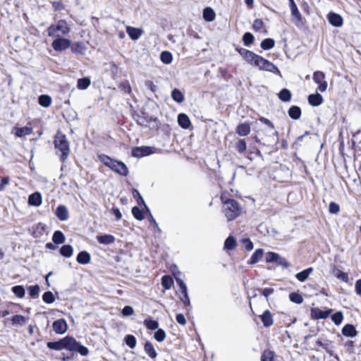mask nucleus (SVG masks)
I'll list each match as a JSON object with an SVG mask.
<instances>
[{
    "instance_id": "nucleus-1",
    "label": "nucleus",
    "mask_w": 361,
    "mask_h": 361,
    "mask_svg": "<svg viewBox=\"0 0 361 361\" xmlns=\"http://www.w3.org/2000/svg\"><path fill=\"white\" fill-rule=\"evenodd\" d=\"M47 345L51 350H61L62 349H66L71 352L78 353L82 356H86L89 353L87 348L71 336H66L58 341L48 342Z\"/></svg>"
},
{
    "instance_id": "nucleus-2",
    "label": "nucleus",
    "mask_w": 361,
    "mask_h": 361,
    "mask_svg": "<svg viewBox=\"0 0 361 361\" xmlns=\"http://www.w3.org/2000/svg\"><path fill=\"white\" fill-rule=\"evenodd\" d=\"M221 199L224 204L223 212L228 221H232L240 214L242 209L237 201L224 195H221Z\"/></svg>"
},
{
    "instance_id": "nucleus-3",
    "label": "nucleus",
    "mask_w": 361,
    "mask_h": 361,
    "mask_svg": "<svg viewBox=\"0 0 361 361\" xmlns=\"http://www.w3.org/2000/svg\"><path fill=\"white\" fill-rule=\"evenodd\" d=\"M98 159L104 166H107L116 173L123 176H128V169L123 162L113 159L110 157L104 154H99Z\"/></svg>"
},
{
    "instance_id": "nucleus-4",
    "label": "nucleus",
    "mask_w": 361,
    "mask_h": 361,
    "mask_svg": "<svg viewBox=\"0 0 361 361\" xmlns=\"http://www.w3.org/2000/svg\"><path fill=\"white\" fill-rule=\"evenodd\" d=\"M54 147L57 151L61 152V160L64 161L70 153L69 142L65 135L58 133L55 135Z\"/></svg>"
},
{
    "instance_id": "nucleus-5",
    "label": "nucleus",
    "mask_w": 361,
    "mask_h": 361,
    "mask_svg": "<svg viewBox=\"0 0 361 361\" xmlns=\"http://www.w3.org/2000/svg\"><path fill=\"white\" fill-rule=\"evenodd\" d=\"M71 32V27L64 20H59L56 24L50 25L47 29L49 37L66 35Z\"/></svg>"
},
{
    "instance_id": "nucleus-6",
    "label": "nucleus",
    "mask_w": 361,
    "mask_h": 361,
    "mask_svg": "<svg viewBox=\"0 0 361 361\" xmlns=\"http://www.w3.org/2000/svg\"><path fill=\"white\" fill-rule=\"evenodd\" d=\"M256 66L261 71H266L281 75L279 69L273 63L262 56H261Z\"/></svg>"
},
{
    "instance_id": "nucleus-7",
    "label": "nucleus",
    "mask_w": 361,
    "mask_h": 361,
    "mask_svg": "<svg viewBox=\"0 0 361 361\" xmlns=\"http://www.w3.org/2000/svg\"><path fill=\"white\" fill-rule=\"evenodd\" d=\"M56 39L52 42L51 46L56 51H63L69 48L71 45L70 39L59 37H55Z\"/></svg>"
},
{
    "instance_id": "nucleus-8",
    "label": "nucleus",
    "mask_w": 361,
    "mask_h": 361,
    "mask_svg": "<svg viewBox=\"0 0 361 361\" xmlns=\"http://www.w3.org/2000/svg\"><path fill=\"white\" fill-rule=\"evenodd\" d=\"M292 22L298 27H301L304 25V21L301 13H300L297 6L290 7Z\"/></svg>"
},
{
    "instance_id": "nucleus-9",
    "label": "nucleus",
    "mask_w": 361,
    "mask_h": 361,
    "mask_svg": "<svg viewBox=\"0 0 361 361\" xmlns=\"http://www.w3.org/2000/svg\"><path fill=\"white\" fill-rule=\"evenodd\" d=\"M52 328L57 334H63L68 330V324L64 319H59L53 322Z\"/></svg>"
},
{
    "instance_id": "nucleus-10",
    "label": "nucleus",
    "mask_w": 361,
    "mask_h": 361,
    "mask_svg": "<svg viewBox=\"0 0 361 361\" xmlns=\"http://www.w3.org/2000/svg\"><path fill=\"white\" fill-rule=\"evenodd\" d=\"M153 152L150 147H136L132 150V156L134 157H142L151 154Z\"/></svg>"
},
{
    "instance_id": "nucleus-11",
    "label": "nucleus",
    "mask_w": 361,
    "mask_h": 361,
    "mask_svg": "<svg viewBox=\"0 0 361 361\" xmlns=\"http://www.w3.org/2000/svg\"><path fill=\"white\" fill-rule=\"evenodd\" d=\"M329 23L334 27H341L343 20L341 16L338 13L330 12L327 16Z\"/></svg>"
},
{
    "instance_id": "nucleus-12",
    "label": "nucleus",
    "mask_w": 361,
    "mask_h": 361,
    "mask_svg": "<svg viewBox=\"0 0 361 361\" xmlns=\"http://www.w3.org/2000/svg\"><path fill=\"white\" fill-rule=\"evenodd\" d=\"M55 215L57 216V218L62 221H66L68 220L69 215H68V211L66 206L64 205H59L55 211Z\"/></svg>"
},
{
    "instance_id": "nucleus-13",
    "label": "nucleus",
    "mask_w": 361,
    "mask_h": 361,
    "mask_svg": "<svg viewBox=\"0 0 361 361\" xmlns=\"http://www.w3.org/2000/svg\"><path fill=\"white\" fill-rule=\"evenodd\" d=\"M259 317L264 327H269L274 323L273 315L269 310H265Z\"/></svg>"
},
{
    "instance_id": "nucleus-14",
    "label": "nucleus",
    "mask_w": 361,
    "mask_h": 361,
    "mask_svg": "<svg viewBox=\"0 0 361 361\" xmlns=\"http://www.w3.org/2000/svg\"><path fill=\"white\" fill-rule=\"evenodd\" d=\"M331 310L323 311L319 308H313L311 310L312 317L314 319H326L329 317Z\"/></svg>"
},
{
    "instance_id": "nucleus-15",
    "label": "nucleus",
    "mask_w": 361,
    "mask_h": 361,
    "mask_svg": "<svg viewBox=\"0 0 361 361\" xmlns=\"http://www.w3.org/2000/svg\"><path fill=\"white\" fill-rule=\"evenodd\" d=\"M42 198L39 192L31 194L28 197V204L32 206L39 207L42 204Z\"/></svg>"
},
{
    "instance_id": "nucleus-16",
    "label": "nucleus",
    "mask_w": 361,
    "mask_h": 361,
    "mask_svg": "<svg viewBox=\"0 0 361 361\" xmlns=\"http://www.w3.org/2000/svg\"><path fill=\"white\" fill-rule=\"evenodd\" d=\"M323 101V97L319 93L311 94L308 96V102L312 106H319Z\"/></svg>"
},
{
    "instance_id": "nucleus-17",
    "label": "nucleus",
    "mask_w": 361,
    "mask_h": 361,
    "mask_svg": "<svg viewBox=\"0 0 361 361\" xmlns=\"http://www.w3.org/2000/svg\"><path fill=\"white\" fill-rule=\"evenodd\" d=\"M342 334L346 337L353 338L357 336V331L353 324H345L342 329Z\"/></svg>"
},
{
    "instance_id": "nucleus-18",
    "label": "nucleus",
    "mask_w": 361,
    "mask_h": 361,
    "mask_svg": "<svg viewBox=\"0 0 361 361\" xmlns=\"http://www.w3.org/2000/svg\"><path fill=\"white\" fill-rule=\"evenodd\" d=\"M96 238L99 243L103 245H110L115 241V237L110 234L97 235Z\"/></svg>"
},
{
    "instance_id": "nucleus-19",
    "label": "nucleus",
    "mask_w": 361,
    "mask_h": 361,
    "mask_svg": "<svg viewBox=\"0 0 361 361\" xmlns=\"http://www.w3.org/2000/svg\"><path fill=\"white\" fill-rule=\"evenodd\" d=\"M178 123L179 126L184 129L189 128L191 125L189 117L185 114H180L178 116Z\"/></svg>"
},
{
    "instance_id": "nucleus-20",
    "label": "nucleus",
    "mask_w": 361,
    "mask_h": 361,
    "mask_svg": "<svg viewBox=\"0 0 361 361\" xmlns=\"http://www.w3.org/2000/svg\"><path fill=\"white\" fill-rule=\"evenodd\" d=\"M76 259L80 264H87L90 262L91 256L87 251H81L78 254Z\"/></svg>"
},
{
    "instance_id": "nucleus-21",
    "label": "nucleus",
    "mask_w": 361,
    "mask_h": 361,
    "mask_svg": "<svg viewBox=\"0 0 361 361\" xmlns=\"http://www.w3.org/2000/svg\"><path fill=\"white\" fill-rule=\"evenodd\" d=\"M288 116L294 120H298L301 116V109L298 106H292L288 111Z\"/></svg>"
},
{
    "instance_id": "nucleus-22",
    "label": "nucleus",
    "mask_w": 361,
    "mask_h": 361,
    "mask_svg": "<svg viewBox=\"0 0 361 361\" xmlns=\"http://www.w3.org/2000/svg\"><path fill=\"white\" fill-rule=\"evenodd\" d=\"M202 15H203V18L207 22L213 21L215 19V16H216L215 12L210 7H206L205 8H204Z\"/></svg>"
},
{
    "instance_id": "nucleus-23",
    "label": "nucleus",
    "mask_w": 361,
    "mask_h": 361,
    "mask_svg": "<svg viewBox=\"0 0 361 361\" xmlns=\"http://www.w3.org/2000/svg\"><path fill=\"white\" fill-rule=\"evenodd\" d=\"M250 132V127L249 124L244 123H240L238 126L236 128V133L240 136H246Z\"/></svg>"
},
{
    "instance_id": "nucleus-24",
    "label": "nucleus",
    "mask_w": 361,
    "mask_h": 361,
    "mask_svg": "<svg viewBox=\"0 0 361 361\" xmlns=\"http://www.w3.org/2000/svg\"><path fill=\"white\" fill-rule=\"evenodd\" d=\"M144 349L145 353L150 357L152 359H154L157 353L154 348V345L150 341H146L145 343Z\"/></svg>"
},
{
    "instance_id": "nucleus-25",
    "label": "nucleus",
    "mask_w": 361,
    "mask_h": 361,
    "mask_svg": "<svg viewBox=\"0 0 361 361\" xmlns=\"http://www.w3.org/2000/svg\"><path fill=\"white\" fill-rule=\"evenodd\" d=\"M312 271H313V268L309 267V268L298 273L295 275V277L299 281L304 282L307 280V279L309 277L310 274L312 273Z\"/></svg>"
},
{
    "instance_id": "nucleus-26",
    "label": "nucleus",
    "mask_w": 361,
    "mask_h": 361,
    "mask_svg": "<svg viewBox=\"0 0 361 361\" xmlns=\"http://www.w3.org/2000/svg\"><path fill=\"white\" fill-rule=\"evenodd\" d=\"M264 250L262 249H257L251 256L248 264H255L257 263L260 259L263 257Z\"/></svg>"
},
{
    "instance_id": "nucleus-27",
    "label": "nucleus",
    "mask_w": 361,
    "mask_h": 361,
    "mask_svg": "<svg viewBox=\"0 0 361 361\" xmlns=\"http://www.w3.org/2000/svg\"><path fill=\"white\" fill-rule=\"evenodd\" d=\"M261 56L257 55L255 53L250 51L245 60L251 65L256 66Z\"/></svg>"
},
{
    "instance_id": "nucleus-28",
    "label": "nucleus",
    "mask_w": 361,
    "mask_h": 361,
    "mask_svg": "<svg viewBox=\"0 0 361 361\" xmlns=\"http://www.w3.org/2000/svg\"><path fill=\"white\" fill-rule=\"evenodd\" d=\"M32 133L31 126H25L16 128V135L18 137H23L25 135H30Z\"/></svg>"
},
{
    "instance_id": "nucleus-29",
    "label": "nucleus",
    "mask_w": 361,
    "mask_h": 361,
    "mask_svg": "<svg viewBox=\"0 0 361 361\" xmlns=\"http://www.w3.org/2000/svg\"><path fill=\"white\" fill-rule=\"evenodd\" d=\"M237 245L235 238L232 235L228 236L224 242V249L227 250H233Z\"/></svg>"
},
{
    "instance_id": "nucleus-30",
    "label": "nucleus",
    "mask_w": 361,
    "mask_h": 361,
    "mask_svg": "<svg viewBox=\"0 0 361 361\" xmlns=\"http://www.w3.org/2000/svg\"><path fill=\"white\" fill-rule=\"evenodd\" d=\"M60 254L65 257H71L73 253V248L70 245H64L59 250Z\"/></svg>"
},
{
    "instance_id": "nucleus-31",
    "label": "nucleus",
    "mask_w": 361,
    "mask_h": 361,
    "mask_svg": "<svg viewBox=\"0 0 361 361\" xmlns=\"http://www.w3.org/2000/svg\"><path fill=\"white\" fill-rule=\"evenodd\" d=\"M291 97L292 94L290 91L286 88L282 89L279 93V99L284 102H290Z\"/></svg>"
},
{
    "instance_id": "nucleus-32",
    "label": "nucleus",
    "mask_w": 361,
    "mask_h": 361,
    "mask_svg": "<svg viewBox=\"0 0 361 361\" xmlns=\"http://www.w3.org/2000/svg\"><path fill=\"white\" fill-rule=\"evenodd\" d=\"M127 32L132 39H137L142 35V30L139 28L128 27Z\"/></svg>"
},
{
    "instance_id": "nucleus-33",
    "label": "nucleus",
    "mask_w": 361,
    "mask_h": 361,
    "mask_svg": "<svg viewBox=\"0 0 361 361\" xmlns=\"http://www.w3.org/2000/svg\"><path fill=\"white\" fill-rule=\"evenodd\" d=\"M65 240V235L61 231H56L52 235V240L55 244H61Z\"/></svg>"
},
{
    "instance_id": "nucleus-34",
    "label": "nucleus",
    "mask_w": 361,
    "mask_h": 361,
    "mask_svg": "<svg viewBox=\"0 0 361 361\" xmlns=\"http://www.w3.org/2000/svg\"><path fill=\"white\" fill-rule=\"evenodd\" d=\"M132 193H133V197L136 199L137 204L139 205L142 204L145 207L147 212H149V209L147 207V206L146 205V204H145L142 197L141 196L140 193L139 192V191L136 189H133L132 191Z\"/></svg>"
},
{
    "instance_id": "nucleus-35",
    "label": "nucleus",
    "mask_w": 361,
    "mask_h": 361,
    "mask_svg": "<svg viewBox=\"0 0 361 361\" xmlns=\"http://www.w3.org/2000/svg\"><path fill=\"white\" fill-rule=\"evenodd\" d=\"M171 97L175 102L178 103H182L184 101L183 94L176 88L172 90Z\"/></svg>"
},
{
    "instance_id": "nucleus-36",
    "label": "nucleus",
    "mask_w": 361,
    "mask_h": 361,
    "mask_svg": "<svg viewBox=\"0 0 361 361\" xmlns=\"http://www.w3.org/2000/svg\"><path fill=\"white\" fill-rule=\"evenodd\" d=\"M39 104L43 107H48L51 105V98L47 94H42L38 98Z\"/></svg>"
},
{
    "instance_id": "nucleus-37",
    "label": "nucleus",
    "mask_w": 361,
    "mask_h": 361,
    "mask_svg": "<svg viewBox=\"0 0 361 361\" xmlns=\"http://www.w3.org/2000/svg\"><path fill=\"white\" fill-rule=\"evenodd\" d=\"M91 81L88 78H82L78 80L77 87L79 90H86L90 85Z\"/></svg>"
},
{
    "instance_id": "nucleus-38",
    "label": "nucleus",
    "mask_w": 361,
    "mask_h": 361,
    "mask_svg": "<svg viewBox=\"0 0 361 361\" xmlns=\"http://www.w3.org/2000/svg\"><path fill=\"white\" fill-rule=\"evenodd\" d=\"M173 283L172 278L168 275H164L161 278V285L164 289L169 290Z\"/></svg>"
},
{
    "instance_id": "nucleus-39",
    "label": "nucleus",
    "mask_w": 361,
    "mask_h": 361,
    "mask_svg": "<svg viewBox=\"0 0 361 361\" xmlns=\"http://www.w3.org/2000/svg\"><path fill=\"white\" fill-rule=\"evenodd\" d=\"M161 61L165 64H170L172 62L173 56L171 52L164 51L161 53Z\"/></svg>"
},
{
    "instance_id": "nucleus-40",
    "label": "nucleus",
    "mask_w": 361,
    "mask_h": 361,
    "mask_svg": "<svg viewBox=\"0 0 361 361\" xmlns=\"http://www.w3.org/2000/svg\"><path fill=\"white\" fill-rule=\"evenodd\" d=\"M275 45V42L271 38H267L261 42V47L264 50H269L273 48Z\"/></svg>"
},
{
    "instance_id": "nucleus-41",
    "label": "nucleus",
    "mask_w": 361,
    "mask_h": 361,
    "mask_svg": "<svg viewBox=\"0 0 361 361\" xmlns=\"http://www.w3.org/2000/svg\"><path fill=\"white\" fill-rule=\"evenodd\" d=\"M334 276L337 279H340V280H341V281H343L344 282L347 283L348 281V279L349 278H348V274L345 273V272L342 271L340 269H334Z\"/></svg>"
},
{
    "instance_id": "nucleus-42",
    "label": "nucleus",
    "mask_w": 361,
    "mask_h": 361,
    "mask_svg": "<svg viewBox=\"0 0 361 361\" xmlns=\"http://www.w3.org/2000/svg\"><path fill=\"white\" fill-rule=\"evenodd\" d=\"M144 324L145 326L150 330H155L158 329L159 323L157 321L151 319H146L144 320Z\"/></svg>"
},
{
    "instance_id": "nucleus-43",
    "label": "nucleus",
    "mask_w": 361,
    "mask_h": 361,
    "mask_svg": "<svg viewBox=\"0 0 361 361\" xmlns=\"http://www.w3.org/2000/svg\"><path fill=\"white\" fill-rule=\"evenodd\" d=\"M13 293L18 298H22L25 296V290L23 286H15L12 288Z\"/></svg>"
},
{
    "instance_id": "nucleus-44",
    "label": "nucleus",
    "mask_w": 361,
    "mask_h": 361,
    "mask_svg": "<svg viewBox=\"0 0 361 361\" xmlns=\"http://www.w3.org/2000/svg\"><path fill=\"white\" fill-rule=\"evenodd\" d=\"M124 340H125L126 345L131 349H133L135 347L136 338L133 335L126 336Z\"/></svg>"
},
{
    "instance_id": "nucleus-45",
    "label": "nucleus",
    "mask_w": 361,
    "mask_h": 361,
    "mask_svg": "<svg viewBox=\"0 0 361 361\" xmlns=\"http://www.w3.org/2000/svg\"><path fill=\"white\" fill-rule=\"evenodd\" d=\"M85 49L84 45L80 42H78L71 47V51L75 54H83Z\"/></svg>"
},
{
    "instance_id": "nucleus-46",
    "label": "nucleus",
    "mask_w": 361,
    "mask_h": 361,
    "mask_svg": "<svg viewBox=\"0 0 361 361\" xmlns=\"http://www.w3.org/2000/svg\"><path fill=\"white\" fill-rule=\"evenodd\" d=\"M132 214H133V216L137 220L141 221L145 219V216H144L142 210H141L137 207H134L132 208Z\"/></svg>"
},
{
    "instance_id": "nucleus-47",
    "label": "nucleus",
    "mask_w": 361,
    "mask_h": 361,
    "mask_svg": "<svg viewBox=\"0 0 361 361\" xmlns=\"http://www.w3.org/2000/svg\"><path fill=\"white\" fill-rule=\"evenodd\" d=\"M289 299L291 302L296 304H301L303 302L302 295L298 293H291L289 294Z\"/></svg>"
},
{
    "instance_id": "nucleus-48",
    "label": "nucleus",
    "mask_w": 361,
    "mask_h": 361,
    "mask_svg": "<svg viewBox=\"0 0 361 361\" xmlns=\"http://www.w3.org/2000/svg\"><path fill=\"white\" fill-rule=\"evenodd\" d=\"M42 300L47 304H51L54 302L55 298L52 292L47 291L42 295Z\"/></svg>"
},
{
    "instance_id": "nucleus-49",
    "label": "nucleus",
    "mask_w": 361,
    "mask_h": 361,
    "mask_svg": "<svg viewBox=\"0 0 361 361\" xmlns=\"http://www.w3.org/2000/svg\"><path fill=\"white\" fill-rule=\"evenodd\" d=\"M243 41L245 46H250L254 41L253 35L250 32H245L243 36Z\"/></svg>"
},
{
    "instance_id": "nucleus-50",
    "label": "nucleus",
    "mask_w": 361,
    "mask_h": 361,
    "mask_svg": "<svg viewBox=\"0 0 361 361\" xmlns=\"http://www.w3.org/2000/svg\"><path fill=\"white\" fill-rule=\"evenodd\" d=\"M274 353L271 350H265L261 356L262 361H274Z\"/></svg>"
},
{
    "instance_id": "nucleus-51",
    "label": "nucleus",
    "mask_w": 361,
    "mask_h": 361,
    "mask_svg": "<svg viewBox=\"0 0 361 361\" xmlns=\"http://www.w3.org/2000/svg\"><path fill=\"white\" fill-rule=\"evenodd\" d=\"M247 149V144L245 140L241 139L239 140L236 143V149L237 151L240 153L243 154Z\"/></svg>"
},
{
    "instance_id": "nucleus-52",
    "label": "nucleus",
    "mask_w": 361,
    "mask_h": 361,
    "mask_svg": "<svg viewBox=\"0 0 361 361\" xmlns=\"http://www.w3.org/2000/svg\"><path fill=\"white\" fill-rule=\"evenodd\" d=\"M27 289L32 298H36L38 297L39 293V286L38 285L30 286Z\"/></svg>"
},
{
    "instance_id": "nucleus-53",
    "label": "nucleus",
    "mask_w": 361,
    "mask_h": 361,
    "mask_svg": "<svg viewBox=\"0 0 361 361\" xmlns=\"http://www.w3.org/2000/svg\"><path fill=\"white\" fill-rule=\"evenodd\" d=\"M331 319L336 325L341 324L343 319V313L341 312H337L334 313L331 316Z\"/></svg>"
},
{
    "instance_id": "nucleus-54",
    "label": "nucleus",
    "mask_w": 361,
    "mask_h": 361,
    "mask_svg": "<svg viewBox=\"0 0 361 361\" xmlns=\"http://www.w3.org/2000/svg\"><path fill=\"white\" fill-rule=\"evenodd\" d=\"M154 337L158 342H162L166 338V333L162 329H158Z\"/></svg>"
},
{
    "instance_id": "nucleus-55",
    "label": "nucleus",
    "mask_w": 361,
    "mask_h": 361,
    "mask_svg": "<svg viewBox=\"0 0 361 361\" xmlns=\"http://www.w3.org/2000/svg\"><path fill=\"white\" fill-rule=\"evenodd\" d=\"M325 75L322 71H316L313 74V80L316 83H320L324 81Z\"/></svg>"
},
{
    "instance_id": "nucleus-56",
    "label": "nucleus",
    "mask_w": 361,
    "mask_h": 361,
    "mask_svg": "<svg viewBox=\"0 0 361 361\" xmlns=\"http://www.w3.org/2000/svg\"><path fill=\"white\" fill-rule=\"evenodd\" d=\"M11 321L13 324L23 325L25 323L26 320H25V318L24 316L20 315V314H16L12 317Z\"/></svg>"
},
{
    "instance_id": "nucleus-57",
    "label": "nucleus",
    "mask_w": 361,
    "mask_h": 361,
    "mask_svg": "<svg viewBox=\"0 0 361 361\" xmlns=\"http://www.w3.org/2000/svg\"><path fill=\"white\" fill-rule=\"evenodd\" d=\"M182 293V296L180 298V301L183 303V305L186 307H191L190 300V298L188 294V291H186L185 293Z\"/></svg>"
},
{
    "instance_id": "nucleus-58",
    "label": "nucleus",
    "mask_w": 361,
    "mask_h": 361,
    "mask_svg": "<svg viewBox=\"0 0 361 361\" xmlns=\"http://www.w3.org/2000/svg\"><path fill=\"white\" fill-rule=\"evenodd\" d=\"M275 262L286 268L289 267L290 266V264L286 260V259L283 257H281L279 255H278Z\"/></svg>"
},
{
    "instance_id": "nucleus-59",
    "label": "nucleus",
    "mask_w": 361,
    "mask_h": 361,
    "mask_svg": "<svg viewBox=\"0 0 361 361\" xmlns=\"http://www.w3.org/2000/svg\"><path fill=\"white\" fill-rule=\"evenodd\" d=\"M329 210L331 214H336L339 212L340 207L337 203L331 202L329 206Z\"/></svg>"
},
{
    "instance_id": "nucleus-60",
    "label": "nucleus",
    "mask_w": 361,
    "mask_h": 361,
    "mask_svg": "<svg viewBox=\"0 0 361 361\" xmlns=\"http://www.w3.org/2000/svg\"><path fill=\"white\" fill-rule=\"evenodd\" d=\"M121 313L125 317L131 316L134 314V310L131 306L126 305L122 309Z\"/></svg>"
},
{
    "instance_id": "nucleus-61",
    "label": "nucleus",
    "mask_w": 361,
    "mask_h": 361,
    "mask_svg": "<svg viewBox=\"0 0 361 361\" xmlns=\"http://www.w3.org/2000/svg\"><path fill=\"white\" fill-rule=\"evenodd\" d=\"M279 254L273 252H269L266 255V261L267 262L271 263V262H275L276 257Z\"/></svg>"
},
{
    "instance_id": "nucleus-62",
    "label": "nucleus",
    "mask_w": 361,
    "mask_h": 361,
    "mask_svg": "<svg viewBox=\"0 0 361 361\" xmlns=\"http://www.w3.org/2000/svg\"><path fill=\"white\" fill-rule=\"evenodd\" d=\"M264 26V23L261 19H256L252 24V28L255 31H259Z\"/></svg>"
},
{
    "instance_id": "nucleus-63",
    "label": "nucleus",
    "mask_w": 361,
    "mask_h": 361,
    "mask_svg": "<svg viewBox=\"0 0 361 361\" xmlns=\"http://www.w3.org/2000/svg\"><path fill=\"white\" fill-rule=\"evenodd\" d=\"M242 244L247 250H251L253 249V243L249 238L243 239Z\"/></svg>"
},
{
    "instance_id": "nucleus-64",
    "label": "nucleus",
    "mask_w": 361,
    "mask_h": 361,
    "mask_svg": "<svg viewBox=\"0 0 361 361\" xmlns=\"http://www.w3.org/2000/svg\"><path fill=\"white\" fill-rule=\"evenodd\" d=\"M176 281L177 284L178 285V286L180 288L181 293H185V292L188 291L187 286L181 279L176 278Z\"/></svg>"
}]
</instances>
